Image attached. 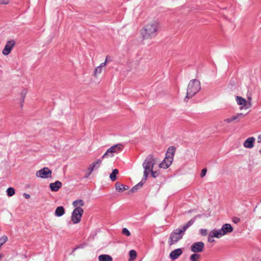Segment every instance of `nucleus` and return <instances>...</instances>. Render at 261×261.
<instances>
[{
  "instance_id": "obj_1",
  "label": "nucleus",
  "mask_w": 261,
  "mask_h": 261,
  "mask_svg": "<svg viewBox=\"0 0 261 261\" xmlns=\"http://www.w3.org/2000/svg\"><path fill=\"white\" fill-rule=\"evenodd\" d=\"M161 28L160 21L157 19L149 21L142 29L141 35L144 44H151L152 39L157 36Z\"/></svg>"
},
{
  "instance_id": "obj_2",
  "label": "nucleus",
  "mask_w": 261,
  "mask_h": 261,
  "mask_svg": "<svg viewBox=\"0 0 261 261\" xmlns=\"http://www.w3.org/2000/svg\"><path fill=\"white\" fill-rule=\"evenodd\" d=\"M85 205L83 200L79 199L73 201L72 205L74 207L71 215V220L74 224L80 222L82 215L84 213V210L82 207Z\"/></svg>"
},
{
  "instance_id": "obj_3",
  "label": "nucleus",
  "mask_w": 261,
  "mask_h": 261,
  "mask_svg": "<svg viewBox=\"0 0 261 261\" xmlns=\"http://www.w3.org/2000/svg\"><path fill=\"white\" fill-rule=\"evenodd\" d=\"M175 149L173 147H169L166 153L164 160L160 164L161 168L167 169L170 167L173 161Z\"/></svg>"
},
{
  "instance_id": "obj_4",
  "label": "nucleus",
  "mask_w": 261,
  "mask_h": 261,
  "mask_svg": "<svg viewBox=\"0 0 261 261\" xmlns=\"http://www.w3.org/2000/svg\"><path fill=\"white\" fill-rule=\"evenodd\" d=\"M155 163V159L152 155H149L145 159L142 165L145 178H147L149 173L152 171Z\"/></svg>"
},
{
  "instance_id": "obj_5",
  "label": "nucleus",
  "mask_w": 261,
  "mask_h": 261,
  "mask_svg": "<svg viewBox=\"0 0 261 261\" xmlns=\"http://www.w3.org/2000/svg\"><path fill=\"white\" fill-rule=\"evenodd\" d=\"M201 89L200 83H188L187 86L186 98H191Z\"/></svg>"
},
{
  "instance_id": "obj_6",
  "label": "nucleus",
  "mask_w": 261,
  "mask_h": 261,
  "mask_svg": "<svg viewBox=\"0 0 261 261\" xmlns=\"http://www.w3.org/2000/svg\"><path fill=\"white\" fill-rule=\"evenodd\" d=\"M123 149V145L121 144L114 145L109 148L101 156L102 159L113 158L115 153H119Z\"/></svg>"
},
{
  "instance_id": "obj_7",
  "label": "nucleus",
  "mask_w": 261,
  "mask_h": 261,
  "mask_svg": "<svg viewBox=\"0 0 261 261\" xmlns=\"http://www.w3.org/2000/svg\"><path fill=\"white\" fill-rule=\"evenodd\" d=\"M184 232L180 229H176L173 231L170 235L168 243L170 246H171L179 240H180L183 237Z\"/></svg>"
},
{
  "instance_id": "obj_8",
  "label": "nucleus",
  "mask_w": 261,
  "mask_h": 261,
  "mask_svg": "<svg viewBox=\"0 0 261 261\" xmlns=\"http://www.w3.org/2000/svg\"><path fill=\"white\" fill-rule=\"evenodd\" d=\"M236 101L237 103L240 106L241 110H247L249 109L251 106V97L249 96L247 98V100H246L244 98L241 96H237L236 97Z\"/></svg>"
},
{
  "instance_id": "obj_9",
  "label": "nucleus",
  "mask_w": 261,
  "mask_h": 261,
  "mask_svg": "<svg viewBox=\"0 0 261 261\" xmlns=\"http://www.w3.org/2000/svg\"><path fill=\"white\" fill-rule=\"evenodd\" d=\"M52 171L47 167H44L43 169L37 171L36 176L37 177L46 179L51 177Z\"/></svg>"
},
{
  "instance_id": "obj_10",
  "label": "nucleus",
  "mask_w": 261,
  "mask_h": 261,
  "mask_svg": "<svg viewBox=\"0 0 261 261\" xmlns=\"http://www.w3.org/2000/svg\"><path fill=\"white\" fill-rule=\"evenodd\" d=\"M221 237L222 236L219 229L215 228L209 232L207 236V242L210 243H214L216 241L215 238L220 239Z\"/></svg>"
},
{
  "instance_id": "obj_11",
  "label": "nucleus",
  "mask_w": 261,
  "mask_h": 261,
  "mask_svg": "<svg viewBox=\"0 0 261 261\" xmlns=\"http://www.w3.org/2000/svg\"><path fill=\"white\" fill-rule=\"evenodd\" d=\"M101 163L102 158L98 159L90 164L88 167V172L87 173L86 177H88L94 170L97 169L100 167Z\"/></svg>"
},
{
  "instance_id": "obj_12",
  "label": "nucleus",
  "mask_w": 261,
  "mask_h": 261,
  "mask_svg": "<svg viewBox=\"0 0 261 261\" xmlns=\"http://www.w3.org/2000/svg\"><path fill=\"white\" fill-rule=\"evenodd\" d=\"M204 244L202 242H197L194 243L191 246V251L193 253H201L203 252Z\"/></svg>"
},
{
  "instance_id": "obj_13",
  "label": "nucleus",
  "mask_w": 261,
  "mask_h": 261,
  "mask_svg": "<svg viewBox=\"0 0 261 261\" xmlns=\"http://www.w3.org/2000/svg\"><path fill=\"white\" fill-rule=\"evenodd\" d=\"M15 44V42L14 40L7 41L2 51L3 54L4 55H9L10 53L12 48L14 46Z\"/></svg>"
},
{
  "instance_id": "obj_14",
  "label": "nucleus",
  "mask_w": 261,
  "mask_h": 261,
  "mask_svg": "<svg viewBox=\"0 0 261 261\" xmlns=\"http://www.w3.org/2000/svg\"><path fill=\"white\" fill-rule=\"evenodd\" d=\"M219 230L223 237L226 234L232 232L233 231V227L231 224L226 223L223 225L222 227L219 229Z\"/></svg>"
},
{
  "instance_id": "obj_15",
  "label": "nucleus",
  "mask_w": 261,
  "mask_h": 261,
  "mask_svg": "<svg viewBox=\"0 0 261 261\" xmlns=\"http://www.w3.org/2000/svg\"><path fill=\"white\" fill-rule=\"evenodd\" d=\"M255 138L254 137L248 138L243 143V146L246 148H252L254 146Z\"/></svg>"
},
{
  "instance_id": "obj_16",
  "label": "nucleus",
  "mask_w": 261,
  "mask_h": 261,
  "mask_svg": "<svg viewBox=\"0 0 261 261\" xmlns=\"http://www.w3.org/2000/svg\"><path fill=\"white\" fill-rule=\"evenodd\" d=\"M182 253V249L181 248H177L172 251L170 253L169 256L172 259L174 260L177 259Z\"/></svg>"
},
{
  "instance_id": "obj_17",
  "label": "nucleus",
  "mask_w": 261,
  "mask_h": 261,
  "mask_svg": "<svg viewBox=\"0 0 261 261\" xmlns=\"http://www.w3.org/2000/svg\"><path fill=\"white\" fill-rule=\"evenodd\" d=\"M62 183L60 181H56L49 184V188L51 191L57 192L62 187Z\"/></svg>"
},
{
  "instance_id": "obj_18",
  "label": "nucleus",
  "mask_w": 261,
  "mask_h": 261,
  "mask_svg": "<svg viewBox=\"0 0 261 261\" xmlns=\"http://www.w3.org/2000/svg\"><path fill=\"white\" fill-rule=\"evenodd\" d=\"M146 179L147 178H145V177L144 176V178L140 182H139L134 187H133V188L130 190V191L132 192H136L138 189H139L143 186L145 182Z\"/></svg>"
},
{
  "instance_id": "obj_19",
  "label": "nucleus",
  "mask_w": 261,
  "mask_h": 261,
  "mask_svg": "<svg viewBox=\"0 0 261 261\" xmlns=\"http://www.w3.org/2000/svg\"><path fill=\"white\" fill-rule=\"evenodd\" d=\"M105 66H106V63H102L100 64L99 66L97 67L95 69V71H94V76H97L99 74H100L102 72V71L103 68L105 67Z\"/></svg>"
},
{
  "instance_id": "obj_20",
  "label": "nucleus",
  "mask_w": 261,
  "mask_h": 261,
  "mask_svg": "<svg viewBox=\"0 0 261 261\" xmlns=\"http://www.w3.org/2000/svg\"><path fill=\"white\" fill-rule=\"evenodd\" d=\"M65 209L63 206H60L56 208L55 212V214L57 217H61L65 214Z\"/></svg>"
},
{
  "instance_id": "obj_21",
  "label": "nucleus",
  "mask_w": 261,
  "mask_h": 261,
  "mask_svg": "<svg viewBox=\"0 0 261 261\" xmlns=\"http://www.w3.org/2000/svg\"><path fill=\"white\" fill-rule=\"evenodd\" d=\"M129 187L128 186H126L123 184H121L119 182H116L115 184V189L118 192H122L128 189Z\"/></svg>"
},
{
  "instance_id": "obj_22",
  "label": "nucleus",
  "mask_w": 261,
  "mask_h": 261,
  "mask_svg": "<svg viewBox=\"0 0 261 261\" xmlns=\"http://www.w3.org/2000/svg\"><path fill=\"white\" fill-rule=\"evenodd\" d=\"M111 256L108 254H101L98 256V261H112Z\"/></svg>"
},
{
  "instance_id": "obj_23",
  "label": "nucleus",
  "mask_w": 261,
  "mask_h": 261,
  "mask_svg": "<svg viewBox=\"0 0 261 261\" xmlns=\"http://www.w3.org/2000/svg\"><path fill=\"white\" fill-rule=\"evenodd\" d=\"M76 251H78L79 254H82L84 253L83 246L82 245H80L75 247L72 251L71 254L73 255Z\"/></svg>"
},
{
  "instance_id": "obj_24",
  "label": "nucleus",
  "mask_w": 261,
  "mask_h": 261,
  "mask_svg": "<svg viewBox=\"0 0 261 261\" xmlns=\"http://www.w3.org/2000/svg\"><path fill=\"white\" fill-rule=\"evenodd\" d=\"M118 173V170L116 169H114L110 175V178L112 181H115L117 179V174Z\"/></svg>"
},
{
  "instance_id": "obj_25",
  "label": "nucleus",
  "mask_w": 261,
  "mask_h": 261,
  "mask_svg": "<svg viewBox=\"0 0 261 261\" xmlns=\"http://www.w3.org/2000/svg\"><path fill=\"white\" fill-rule=\"evenodd\" d=\"M200 257V255L198 253H194L190 256V259L191 261H199Z\"/></svg>"
},
{
  "instance_id": "obj_26",
  "label": "nucleus",
  "mask_w": 261,
  "mask_h": 261,
  "mask_svg": "<svg viewBox=\"0 0 261 261\" xmlns=\"http://www.w3.org/2000/svg\"><path fill=\"white\" fill-rule=\"evenodd\" d=\"M129 261H132L134 260L137 257V252L134 250H131L129 252Z\"/></svg>"
},
{
  "instance_id": "obj_27",
  "label": "nucleus",
  "mask_w": 261,
  "mask_h": 261,
  "mask_svg": "<svg viewBox=\"0 0 261 261\" xmlns=\"http://www.w3.org/2000/svg\"><path fill=\"white\" fill-rule=\"evenodd\" d=\"M6 193L8 196L11 197L15 194V191L14 188L10 187L7 189Z\"/></svg>"
},
{
  "instance_id": "obj_28",
  "label": "nucleus",
  "mask_w": 261,
  "mask_h": 261,
  "mask_svg": "<svg viewBox=\"0 0 261 261\" xmlns=\"http://www.w3.org/2000/svg\"><path fill=\"white\" fill-rule=\"evenodd\" d=\"M243 114L242 113H240V114H238L236 116H233L232 117L230 118H227L225 120V121L227 122V123H230V122H231L232 121L235 120L236 119H237L240 116H242Z\"/></svg>"
},
{
  "instance_id": "obj_29",
  "label": "nucleus",
  "mask_w": 261,
  "mask_h": 261,
  "mask_svg": "<svg viewBox=\"0 0 261 261\" xmlns=\"http://www.w3.org/2000/svg\"><path fill=\"white\" fill-rule=\"evenodd\" d=\"M193 223V220H190L185 225H184L183 226V227L180 229L184 232H185V231L186 230V229L189 227L191 225H192V224Z\"/></svg>"
},
{
  "instance_id": "obj_30",
  "label": "nucleus",
  "mask_w": 261,
  "mask_h": 261,
  "mask_svg": "<svg viewBox=\"0 0 261 261\" xmlns=\"http://www.w3.org/2000/svg\"><path fill=\"white\" fill-rule=\"evenodd\" d=\"M122 233L123 234L125 235L127 237H129L130 235L129 231L126 228H123L122 229Z\"/></svg>"
},
{
  "instance_id": "obj_31",
  "label": "nucleus",
  "mask_w": 261,
  "mask_h": 261,
  "mask_svg": "<svg viewBox=\"0 0 261 261\" xmlns=\"http://www.w3.org/2000/svg\"><path fill=\"white\" fill-rule=\"evenodd\" d=\"M200 234L203 236H205L207 234V230L206 229H201L200 230Z\"/></svg>"
},
{
  "instance_id": "obj_32",
  "label": "nucleus",
  "mask_w": 261,
  "mask_h": 261,
  "mask_svg": "<svg viewBox=\"0 0 261 261\" xmlns=\"http://www.w3.org/2000/svg\"><path fill=\"white\" fill-rule=\"evenodd\" d=\"M206 172H207V169L205 168L203 169L201 171V173L200 174L201 177L203 178V177H204L206 174Z\"/></svg>"
},
{
  "instance_id": "obj_33",
  "label": "nucleus",
  "mask_w": 261,
  "mask_h": 261,
  "mask_svg": "<svg viewBox=\"0 0 261 261\" xmlns=\"http://www.w3.org/2000/svg\"><path fill=\"white\" fill-rule=\"evenodd\" d=\"M150 172L151 173V175H152V177H156L159 175V173L157 171H153V170Z\"/></svg>"
},
{
  "instance_id": "obj_34",
  "label": "nucleus",
  "mask_w": 261,
  "mask_h": 261,
  "mask_svg": "<svg viewBox=\"0 0 261 261\" xmlns=\"http://www.w3.org/2000/svg\"><path fill=\"white\" fill-rule=\"evenodd\" d=\"M10 0H0V4L7 5L9 3Z\"/></svg>"
},
{
  "instance_id": "obj_35",
  "label": "nucleus",
  "mask_w": 261,
  "mask_h": 261,
  "mask_svg": "<svg viewBox=\"0 0 261 261\" xmlns=\"http://www.w3.org/2000/svg\"><path fill=\"white\" fill-rule=\"evenodd\" d=\"M23 195L27 199H29L30 198V195L29 194L24 193Z\"/></svg>"
},
{
  "instance_id": "obj_36",
  "label": "nucleus",
  "mask_w": 261,
  "mask_h": 261,
  "mask_svg": "<svg viewBox=\"0 0 261 261\" xmlns=\"http://www.w3.org/2000/svg\"><path fill=\"white\" fill-rule=\"evenodd\" d=\"M108 58H109V56H107L106 57V60L105 61L103 62V63H106V65L107 64V63L109 62H110V60H108Z\"/></svg>"
},
{
  "instance_id": "obj_37",
  "label": "nucleus",
  "mask_w": 261,
  "mask_h": 261,
  "mask_svg": "<svg viewBox=\"0 0 261 261\" xmlns=\"http://www.w3.org/2000/svg\"><path fill=\"white\" fill-rule=\"evenodd\" d=\"M257 141L258 143L261 142V135H259L257 137Z\"/></svg>"
},
{
  "instance_id": "obj_38",
  "label": "nucleus",
  "mask_w": 261,
  "mask_h": 261,
  "mask_svg": "<svg viewBox=\"0 0 261 261\" xmlns=\"http://www.w3.org/2000/svg\"><path fill=\"white\" fill-rule=\"evenodd\" d=\"M3 257V254L2 253H0V259H1Z\"/></svg>"
},
{
  "instance_id": "obj_39",
  "label": "nucleus",
  "mask_w": 261,
  "mask_h": 261,
  "mask_svg": "<svg viewBox=\"0 0 261 261\" xmlns=\"http://www.w3.org/2000/svg\"><path fill=\"white\" fill-rule=\"evenodd\" d=\"M259 152L260 153H261V150H259Z\"/></svg>"
},
{
  "instance_id": "obj_40",
  "label": "nucleus",
  "mask_w": 261,
  "mask_h": 261,
  "mask_svg": "<svg viewBox=\"0 0 261 261\" xmlns=\"http://www.w3.org/2000/svg\"><path fill=\"white\" fill-rule=\"evenodd\" d=\"M259 219H261V216L259 217Z\"/></svg>"
}]
</instances>
